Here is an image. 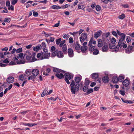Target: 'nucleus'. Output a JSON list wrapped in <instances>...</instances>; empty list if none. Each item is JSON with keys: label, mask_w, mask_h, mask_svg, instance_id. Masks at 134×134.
Returning <instances> with one entry per match:
<instances>
[{"label": "nucleus", "mask_w": 134, "mask_h": 134, "mask_svg": "<svg viewBox=\"0 0 134 134\" xmlns=\"http://www.w3.org/2000/svg\"><path fill=\"white\" fill-rule=\"evenodd\" d=\"M70 86L71 87L70 89V90L72 94H75L76 92L79 91L80 84H75V81L74 80H71Z\"/></svg>", "instance_id": "1"}, {"label": "nucleus", "mask_w": 134, "mask_h": 134, "mask_svg": "<svg viewBox=\"0 0 134 134\" xmlns=\"http://www.w3.org/2000/svg\"><path fill=\"white\" fill-rule=\"evenodd\" d=\"M120 36H121V38L119 39L118 44L120 48L122 47L123 48H125L127 47V45L125 44L124 42H123V41L125 39L126 35L123 33Z\"/></svg>", "instance_id": "2"}, {"label": "nucleus", "mask_w": 134, "mask_h": 134, "mask_svg": "<svg viewBox=\"0 0 134 134\" xmlns=\"http://www.w3.org/2000/svg\"><path fill=\"white\" fill-rule=\"evenodd\" d=\"M88 51L91 54L93 53L94 55H97L99 53V50L97 49L94 46H92V45L88 44Z\"/></svg>", "instance_id": "3"}, {"label": "nucleus", "mask_w": 134, "mask_h": 134, "mask_svg": "<svg viewBox=\"0 0 134 134\" xmlns=\"http://www.w3.org/2000/svg\"><path fill=\"white\" fill-rule=\"evenodd\" d=\"M35 53H32L31 55H27L26 57V59L29 62H34L37 59L35 58Z\"/></svg>", "instance_id": "4"}, {"label": "nucleus", "mask_w": 134, "mask_h": 134, "mask_svg": "<svg viewBox=\"0 0 134 134\" xmlns=\"http://www.w3.org/2000/svg\"><path fill=\"white\" fill-rule=\"evenodd\" d=\"M65 80L66 83L68 84H70L69 80H70L73 78V76L72 75L69 73H65L64 74Z\"/></svg>", "instance_id": "5"}, {"label": "nucleus", "mask_w": 134, "mask_h": 134, "mask_svg": "<svg viewBox=\"0 0 134 134\" xmlns=\"http://www.w3.org/2000/svg\"><path fill=\"white\" fill-rule=\"evenodd\" d=\"M87 34L86 33H83L81 35L80 37V42L82 43L86 40L87 38Z\"/></svg>", "instance_id": "6"}, {"label": "nucleus", "mask_w": 134, "mask_h": 134, "mask_svg": "<svg viewBox=\"0 0 134 134\" xmlns=\"http://www.w3.org/2000/svg\"><path fill=\"white\" fill-rule=\"evenodd\" d=\"M109 46L110 49H114L113 51H115L116 52H117L118 51L119 47V45L115 46V45L110 44Z\"/></svg>", "instance_id": "7"}, {"label": "nucleus", "mask_w": 134, "mask_h": 134, "mask_svg": "<svg viewBox=\"0 0 134 134\" xmlns=\"http://www.w3.org/2000/svg\"><path fill=\"white\" fill-rule=\"evenodd\" d=\"M108 45L106 43H104V45L102 47V50L104 52H107L108 50Z\"/></svg>", "instance_id": "8"}, {"label": "nucleus", "mask_w": 134, "mask_h": 134, "mask_svg": "<svg viewBox=\"0 0 134 134\" xmlns=\"http://www.w3.org/2000/svg\"><path fill=\"white\" fill-rule=\"evenodd\" d=\"M132 47L131 46H129L128 47L125 49V52L127 54H130L132 53Z\"/></svg>", "instance_id": "9"}, {"label": "nucleus", "mask_w": 134, "mask_h": 134, "mask_svg": "<svg viewBox=\"0 0 134 134\" xmlns=\"http://www.w3.org/2000/svg\"><path fill=\"white\" fill-rule=\"evenodd\" d=\"M122 84L124 86L127 87L129 86L130 84V81L127 79V78H126L125 80L123 81Z\"/></svg>", "instance_id": "10"}, {"label": "nucleus", "mask_w": 134, "mask_h": 134, "mask_svg": "<svg viewBox=\"0 0 134 134\" xmlns=\"http://www.w3.org/2000/svg\"><path fill=\"white\" fill-rule=\"evenodd\" d=\"M102 81L103 82L107 83L109 82V79L108 76H105L102 78Z\"/></svg>", "instance_id": "11"}, {"label": "nucleus", "mask_w": 134, "mask_h": 134, "mask_svg": "<svg viewBox=\"0 0 134 134\" xmlns=\"http://www.w3.org/2000/svg\"><path fill=\"white\" fill-rule=\"evenodd\" d=\"M68 54L70 57H72L74 55L73 49L71 48H69L68 50Z\"/></svg>", "instance_id": "12"}, {"label": "nucleus", "mask_w": 134, "mask_h": 134, "mask_svg": "<svg viewBox=\"0 0 134 134\" xmlns=\"http://www.w3.org/2000/svg\"><path fill=\"white\" fill-rule=\"evenodd\" d=\"M14 81V78L12 76H9L7 79V81L9 83H13Z\"/></svg>", "instance_id": "13"}, {"label": "nucleus", "mask_w": 134, "mask_h": 134, "mask_svg": "<svg viewBox=\"0 0 134 134\" xmlns=\"http://www.w3.org/2000/svg\"><path fill=\"white\" fill-rule=\"evenodd\" d=\"M50 54L48 52L45 53L44 54L43 57L42 56L41 57V59L42 60L44 59H48L50 56Z\"/></svg>", "instance_id": "14"}, {"label": "nucleus", "mask_w": 134, "mask_h": 134, "mask_svg": "<svg viewBox=\"0 0 134 134\" xmlns=\"http://www.w3.org/2000/svg\"><path fill=\"white\" fill-rule=\"evenodd\" d=\"M63 47L62 48V49L63 52L65 54H66L67 53V48L66 44H64L63 46Z\"/></svg>", "instance_id": "15"}, {"label": "nucleus", "mask_w": 134, "mask_h": 134, "mask_svg": "<svg viewBox=\"0 0 134 134\" xmlns=\"http://www.w3.org/2000/svg\"><path fill=\"white\" fill-rule=\"evenodd\" d=\"M42 47L40 44H38L35 47H34L33 50L37 52L42 48Z\"/></svg>", "instance_id": "16"}, {"label": "nucleus", "mask_w": 134, "mask_h": 134, "mask_svg": "<svg viewBox=\"0 0 134 134\" xmlns=\"http://www.w3.org/2000/svg\"><path fill=\"white\" fill-rule=\"evenodd\" d=\"M102 32L100 30L98 31L95 32L94 35V38H97L100 35L101 32Z\"/></svg>", "instance_id": "17"}, {"label": "nucleus", "mask_w": 134, "mask_h": 134, "mask_svg": "<svg viewBox=\"0 0 134 134\" xmlns=\"http://www.w3.org/2000/svg\"><path fill=\"white\" fill-rule=\"evenodd\" d=\"M82 77L81 76L80 77L76 76L75 77L74 80L76 83L78 84H79V83Z\"/></svg>", "instance_id": "18"}, {"label": "nucleus", "mask_w": 134, "mask_h": 134, "mask_svg": "<svg viewBox=\"0 0 134 134\" xmlns=\"http://www.w3.org/2000/svg\"><path fill=\"white\" fill-rule=\"evenodd\" d=\"M55 76L56 77L59 79L63 78L64 77V75L62 73H57L55 75Z\"/></svg>", "instance_id": "19"}, {"label": "nucleus", "mask_w": 134, "mask_h": 134, "mask_svg": "<svg viewBox=\"0 0 134 134\" xmlns=\"http://www.w3.org/2000/svg\"><path fill=\"white\" fill-rule=\"evenodd\" d=\"M53 71L57 73H59L60 72H63L64 71L61 69L56 68H54L53 69Z\"/></svg>", "instance_id": "20"}, {"label": "nucleus", "mask_w": 134, "mask_h": 134, "mask_svg": "<svg viewBox=\"0 0 134 134\" xmlns=\"http://www.w3.org/2000/svg\"><path fill=\"white\" fill-rule=\"evenodd\" d=\"M31 72L33 75L36 76L39 74V71L38 69H34L32 70Z\"/></svg>", "instance_id": "21"}, {"label": "nucleus", "mask_w": 134, "mask_h": 134, "mask_svg": "<svg viewBox=\"0 0 134 134\" xmlns=\"http://www.w3.org/2000/svg\"><path fill=\"white\" fill-rule=\"evenodd\" d=\"M112 81L114 83H116L119 81L118 77L116 76H113L112 78Z\"/></svg>", "instance_id": "22"}, {"label": "nucleus", "mask_w": 134, "mask_h": 134, "mask_svg": "<svg viewBox=\"0 0 134 134\" xmlns=\"http://www.w3.org/2000/svg\"><path fill=\"white\" fill-rule=\"evenodd\" d=\"M88 47L86 46H82L81 47L80 50L82 52L85 53L88 49Z\"/></svg>", "instance_id": "23"}, {"label": "nucleus", "mask_w": 134, "mask_h": 134, "mask_svg": "<svg viewBox=\"0 0 134 134\" xmlns=\"http://www.w3.org/2000/svg\"><path fill=\"white\" fill-rule=\"evenodd\" d=\"M22 124L23 125L28 126L29 127H32L34 126H35L37 125L36 124L34 123V124H31L30 123H24L23 122L22 123Z\"/></svg>", "instance_id": "24"}, {"label": "nucleus", "mask_w": 134, "mask_h": 134, "mask_svg": "<svg viewBox=\"0 0 134 134\" xmlns=\"http://www.w3.org/2000/svg\"><path fill=\"white\" fill-rule=\"evenodd\" d=\"M103 45V42L101 39H99L98 40V46L99 47H102Z\"/></svg>", "instance_id": "25"}, {"label": "nucleus", "mask_w": 134, "mask_h": 134, "mask_svg": "<svg viewBox=\"0 0 134 134\" xmlns=\"http://www.w3.org/2000/svg\"><path fill=\"white\" fill-rule=\"evenodd\" d=\"M76 50H79L81 49V46L78 43H76L74 46Z\"/></svg>", "instance_id": "26"}, {"label": "nucleus", "mask_w": 134, "mask_h": 134, "mask_svg": "<svg viewBox=\"0 0 134 134\" xmlns=\"http://www.w3.org/2000/svg\"><path fill=\"white\" fill-rule=\"evenodd\" d=\"M64 56L63 53L61 51L58 52L57 57L59 58H62Z\"/></svg>", "instance_id": "27"}, {"label": "nucleus", "mask_w": 134, "mask_h": 134, "mask_svg": "<svg viewBox=\"0 0 134 134\" xmlns=\"http://www.w3.org/2000/svg\"><path fill=\"white\" fill-rule=\"evenodd\" d=\"M92 77L93 79H96L98 78L99 76L98 73H95L92 74Z\"/></svg>", "instance_id": "28"}, {"label": "nucleus", "mask_w": 134, "mask_h": 134, "mask_svg": "<svg viewBox=\"0 0 134 134\" xmlns=\"http://www.w3.org/2000/svg\"><path fill=\"white\" fill-rule=\"evenodd\" d=\"M24 60V58H21L20 59L18 60L17 61L16 63L17 64H24L25 63V62Z\"/></svg>", "instance_id": "29"}, {"label": "nucleus", "mask_w": 134, "mask_h": 134, "mask_svg": "<svg viewBox=\"0 0 134 134\" xmlns=\"http://www.w3.org/2000/svg\"><path fill=\"white\" fill-rule=\"evenodd\" d=\"M31 72V71L30 70H26L25 71V74L24 75L25 76V75L27 77L28 76L30 75Z\"/></svg>", "instance_id": "30"}, {"label": "nucleus", "mask_w": 134, "mask_h": 134, "mask_svg": "<svg viewBox=\"0 0 134 134\" xmlns=\"http://www.w3.org/2000/svg\"><path fill=\"white\" fill-rule=\"evenodd\" d=\"M119 79V81L120 82H122L125 78V76L124 75H120L119 77H118Z\"/></svg>", "instance_id": "31"}, {"label": "nucleus", "mask_w": 134, "mask_h": 134, "mask_svg": "<svg viewBox=\"0 0 134 134\" xmlns=\"http://www.w3.org/2000/svg\"><path fill=\"white\" fill-rule=\"evenodd\" d=\"M92 43L93 44H95L96 43V42L93 38L92 37L90 39L88 44H90L92 45Z\"/></svg>", "instance_id": "32"}, {"label": "nucleus", "mask_w": 134, "mask_h": 134, "mask_svg": "<svg viewBox=\"0 0 134 134\" xmlns=\"http://www.w3.org/2000/svg\"><path fill=\"white\" fill-rule=\"evenodd\" d=\"M93 89L92 88H90L87 90V92L85 93V95H88L90 93H92L93 92Z\"/></svg>", "instance_id": "33"}, {"label": "nucleus", "mask_w": 134, "mask_h": 134, "mask_svg": "<svg viewBox=\"0 0 134 134\" xmlns=\"http://www.w3.org/2000/svg\"><path fill=\"white\" fill-rule=\"evenodd\" d=\"M90 82V81L87 78H86L85 80V85L88 86Z\"/></svg>", "instance_id": "34"}, {"label": "nucleus", "mask_w": 134, "mask_h": 134, "mask_svg": "<svg viewBox=\"0 0 134 134\" xmlns=\"http://www.w3.org/2000/svg\"><path fill=\"white\" fill-rule=\"evenodd\" d=\"M51 8L52 9H60L61 8V7L60 6L57 5H53Z\"/></svg>", "instance_id": "35"}, {"label": "nucleus", "mask_w": 134, "mask_h": 134, "mask_svg": "<svg viewBox=\"0 0 134 134\" xmlns=\"http://www.w3.org/2000/svg\"><path fill=\"white\" fill-rule=\"evenodd\" d=\"M58 52V50H57L55 51H54V52H52L51 54L52 57H54L56 56H57Z\"/></svg>", "instance_id": "36"}, {"label": "nucleus", "mask_w": 134, "mask_h": 134, "mask_svg": "<svg viewBox=\"0 0 134 134\" xmlns=\"http://www.w3.org/2000/svg\"><path fill=\"white\" fill-rule=\"evenodd\" d=\"M61 41V38H60L59 39H56L55 40L56 43L57 45H58L60 44Z\"/></svg>", "instance_id": "37"}, {"label": "nucleus", "mask_w": 134, "mask_h": 134, "mask_svg": "<svg viewBox=\"0 0 134 134\" xmlns=\"http://www.w3.org/2000/svg\"><path fill=\"white\" fill-rule=\"evenodd\" d=\"M65 40H64L62 41H61L60 44L59 45V46L60 47H62L63 45L64 44V43L65 42Z\"/></svg>", "instance_id": "38"}, {"label": "nucleus", "mask_w": 134, "mask_h": 134, "mask_svg": "<svg viewBox=\"0 0 134 134\" xmlns=\"http://www.w3.org/2000/svg\"><path fill=\"white\" fill-rule=\"evenodd\" d=\"M43 53L42 52L38 53L37 55V58H40V57L41 58L43 56ZM41 59V58H40V59Z\"/></svg>", "instance_id": "39"}, {"label": "nucleus", "mask_w": 134, "mask_h": 134, "mask_svg": "<svg viewBox=\"0 0 134 134\" xmlns=\"http://www.w3.org/2000/svg\"><path fill=\"white\" fill-rule=\"evenodd\" d=\"M19 79L21 81L24 80V78L23 74H21L19 76Z\"/></svg>", "instance_id": "40"}, {"label": "nucleus", "mask_w": 134, "mask_h": 134, "mask_svg": "<svg viewBox=\"0 0 134 134\" xmlns=\"http://www.w3.org/2000/svg\"><path fill=\"white\" fill-rule=\"evenodd\" d=\"M125 17V15L124 14H122L121 15H119L118 18L121 20L123 19Z\"/></svg>", "instance_id": "41"}, {"label": "nucleus", "mask_w": 134, "mask_h": 134, "mask_svg": "<svg viewBox=\"0 0 134 134\" xmlns=\"http://www.w3.org/2000/svg\"><path fill=\"white\" fill-rule=\"evenodd\" d=\"M78 7L79 9H83L85 8L84 6L83 5H80L78 4Z\"/></svg>", "instance_id": "42"}, {"label": "nucleus", "mask_w": 134, "mask_h": 134, "mask_svg": "<svg viewBox=\"0 0 134 134\" xmlns=\"http://www.w3.org/2000/svg\"><path fill=\"white\" fill-rule=\"evenodd\" d=\"M126 40L127 43H129L131 42V38L130 37L128 36H127L126 37Z\"/></svg>", "instance_id": "43"}, {"label": "nucleus", "mask_w": 134, "mask_h": 134, "mask_svg": "<svg viewBox=\"0 0 134 134\" xmlns=\"http://www.w3.org/2000/svg\"><path fill=\"white\" fill-rule=\"evenodd\" d=\"M70 5L68 4H66L62 6V7L63 9H64L67 8L69 6H70Z\"/></svg>", "instance_id": "44"}, {"label": "nucleus", "mask_w": 134, "mask_h": 134, "mask_svg": "<svg viewBox=\"0 0 134 134\" xmlns=\"http://www.w3.org/2000/svg\"><path fill=\"white\" fill-rule=\"evenodd\" d=\"M88 86L85 85L83 88V91L84 92H86L88 90Z\"/></svg>", "instance_id": "45"}, {"label": "nucleus", "mask_w": 134, "mask_h": 134, "mask_svg": "<svg viewBox=\"0 0 134 134\" xmlns=\"http://www.w3.org/2000/svg\"><path fill=\"white\" fill-rule=\"evenodd\" d=\"M96 8L97 11H99L100 10V7L99 5H97L96 6Z\"/></svg>", "instance_id": "46"}, {"label": "nucleus", "mask_w": 134, "mask_h": 134, "mask_svg": "<svg viewBox=\"0 0 134 134\" xmlns=\"http://www.w3.org/2000/svg\"><path fill=\"white\" fill-rule=\"evenodd\" d=\"M70 36L68 34H65L63 36V38L66 39H68V38Z\"/></svg>", "instance_id": "47"}, {"label": "nucleus", "mask_w": 134, "mask_h": 134, "mask_svg": "<svg viewBox=\"0 0 134 134\" xmlns=\"http://www.w3.org/2000/svg\"><path fill=\"white\" fill-rule=\"evenodd\" d=\"M10 21V18H6L4 20V21L5 22H7L8 23H9Z\"/></svg>", "instance_id": "48"}, {"label": "nucleus", "mask_w": 134, "mask_h": 134, "mask_svg": "<svg viewBox=\"0 0 134 134\" xmlns=\"http://www.w3.org/2000/svg\"><path fill=\"white\" fill-rule=\"evenodd\" d=\"M22 51V48H20L17 49L16 52L17 53H19L21 52Z\"/></svg>", "instance_id": "49"}, {"label": "nucleus", "mask_w": 134, "mask_h": 134, "mask_svg": "<svg viewBox=\"0 0 134 134\" xmlns=\"http://www.w3.org/2000/svg\"><path fill=\"white\" fill-rule=\"evenodd\" d=\"M18 0H13L12 2V5H15L18 2Z\"/></svg>", "instance_id": "50"}, {"label": "nucleus", "mask_w": 134, "mask_h": 134, "mask_svg": "<svg viewBox=\"0 0 134 134\" xmlns=\"http://www.w3.org/2000/svg\"><path fill=\"white\" fill-rule=\"evenodd\" d=\"M69 42L70 43H72L74 42V40L72 37H70L69 39Z\"/></svg>", "instance_id": "51"}, {"label": "nucleus", "mask_w": 134, "mask_h": 134, "mask_svg": "<svg viewBox=\"0 0 134 134\" xmlns=\"http://www.w3.org/2000/svg\"><path fill=\"white\" fill-rule=\"evenodd\" d=\"M116 42V40L115 38L114 37H113L111 40V43L113 44H114Z\"/></svg>", "instance_id": "52"}, {"label": "nucleus", "mask_w": 134, "mask_h": 134, "mask_svg": "<svg viewBox=\"0 0 134 134\" xmlns=\"http://www.w3.org/2000/svg\"><path fill=\"white\" fill-rule=\"evenodd\" d=\"M56 48L54 46H53L51 47V51L53 52L55 50Z\"/></svg>", "instance_id": "53"}, {"label": "nucleus", "mask_w": 134, "mask_h": 134, "mask_svg": "<svg viewBox=\"0 0 134 134\" xmlns=\"http://www.w3.org/2000/svg\"><path fill=\"white\" fill-rule=\"evenodd\" d=\"M10 65H14L16 64V63L13 61H12L9 64Z\"/></svg>", "instance_id": "54"}, {"label": "nucleus", "mask_w": 134, "mask_h": 134, "mask_svg": "<svg viewBox=\"0 0 134 134\" xmlns=\"http://www.w3.org/2000/svg\"><path fill=\"white\" fill-rule=\"evenodd\" d=\"M38 14V13L36 12H33V15L34 16H37Z\"/></svg>", "instance_id": "55"}, {"label": "nucleus", "mask_w": 134, "mask_h": 134, "mask_svg": "<svg viewBox=\"0 0 134 134\" xmlns=\"http://www.w3.org/2000/svg\"><path fill=\"white\" fill-rule=\"evenodd\" d=\"M8 9L9 10H14V7L11 5L10 6L8 7Z\"/></svg>", "instance_id": "56"}, {"label": "nucleus", "mask_w": 134, "mask_h": 134, "mask_svg": "<svg viewBox=\"0 0 134 134\" xmlns=\"http://www.w3.org/2000/svg\"><path fill=\"white\" fill-rule=\"evenodd\" d=\"M10 3L9 1H7L6 2V6L8 7L10 6Z\"/></svg>", "instance_id": "57"}, {"label": "nucleus", "mask_w": 134, "mask_h": 134, "mask_svg": "<svg viewBox=\"0 0 134 134\" xmlns=\"http://www.w3.org/2000/svg\"><path fill=\"white\" fill-rule=\"evenodd\" d=\"M112 34L115 37L117 36V35L116 32L114 31H112Z\"/></svg>", "instance_id": "58"}, {"label": "nucleus", "mask_w": 134, "mask_h": 134, "mask_svg": "<svg viewBox=\"0 0 134 134\" xmlns=\"http://www.w3.org/2000/svg\"><path fill=\"white\" fill-rule=\"evenodd\" d=\"M119 93L123 96L125 95L124 91L120 90L119 91Z\"/></svg>", "instance_id": "59"}, {"label": "nucleus", "mask_w": 134, "mask_h": 134, "mask_svg": "<svg viewBox=\"0 0 134 134\" xmlns=\"http://www.w3.org/2000/svg\"><path fill=\"white\" fill-rule=\"evenodd\" d=\"M57 98H54L53 97H51L50 98H48V99L49 100H53L54 101H55L56 100Z\"/></svg>", "instance_id": "60"}, {"label": "nucleus", "mask_w": 134, "mask_h": 134, "mask_svg": "<svg viewBox=\"0 0 134 134\" xmlns=\"http://www.w3.org/2000/svg\"><path fill=\"white\" fill-rule=\"evenodd\" d=\"M3 63L6 64H8L9 63V61L7 59H5L3 60Z\"/></svg>", "instance_id": "61"}, {"label": "nucleus", "mask_w": 134, "mask_h": 134, "mask_svg": "<svg viewBox=\"0 0 134 134\" xmlns=\"http://www.w3.org/2000/svg\"><path fill=\"white\" fill-rule=\"evenodd\" d=\"M0 57L1 58H4V56L3 54V53L2 52H0Z\"/></svg>", "instance_id": "62"}, {"label": "nucleus", "mask_w": 134, "mask_h": 134, "mask_svg": "<svg viewBox=\"0 0 134 134\" xmlns=\"http://www.w3.org/2000/svg\"><path fill=\"white\" fill-rule=\"evenodd\" d=\"M54 39L55 38L54 37H50L49 41L50 42H53L54 41Z\"/></svg>", "instance_id": "63"}, {"label": "nucleus", "mask_w": 134, "mask_h": 134, "mask_svg": "<svg viewBox=\"0 0 134 134\" xmlns=\"http://www.w3.org/2000/svg\"><path fill=\"white\" fill-rule=\"evenodd\" d=\"M128 35L130 36L132 38H134V32L128 34Z\"/></svg>", "instance_id": "64"}]
</instances>
